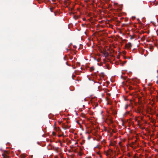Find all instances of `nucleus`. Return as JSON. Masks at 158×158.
Wrapping results in <instances>:
<instances>
[{"label":"nucleus","instance_id":"nucleus-1","mask_svg":"<svg viewBox=\"0 0 158 158\" xmlns=\"http://www.w3.org/2000/svg\"><path fill=\"white\" fill-rule=\"evenodd\" d=\"M132 47V44L131 43H128L127 44L125 45V47L129 49L131 48Z\"/></svg>","mask_w":158,"mask_h":158},{"label":"nucleus","instance_id":"nucleus-2","mask_svg":"<svg viewBox=\"0 0 158 158\" xmlns=\"http://www.w3.org/2000/svg\"><path fill=\"white\" fill-rule=\"evenodd\" d=\"M21 157L23 158H25L26 157V155L24 154H22L21 155Z\"/></svg>","mask_w":158,"mask_h":158},{"label":"nucleus","instance_id":"nucleus-3","mask_svg":"<svg viewBox=\"0 0 158 158\" xmlns=\"http://www.w3.org/2000/svg\"><path fill=\"white\" fill-rule=\"evenodd\" d=\"M94 70V68L93 67H91L90 68V71H92Z\"/></svg>","mask_w":158,"mask_h":158},{"label":"nucleus","instance_id":"nucleus-4","mask_svg":"<svg viewBox=\"0 0 158 158\" xmlns=\"http://www.w3.org/2000/svg\"><path fill=\"white\" fill-rule=\"evenodd\" d=\"M133 39V37H132V36H131V37H130V39H131H131Z\"/></svg>","mask_w":158,"mask_h":158},{"label":"nucleus","instance_id":"nucleus-5","mask_svg":"<svg viewBox=\"0 0 158 158\" xmlns=\"http://www.w3.org/2000/svg\"><path fill=\"white\" fill-rule=\"evenodd\" d=\"M85 158H90L89 157H86Z\"/></svg>","mask_w":158,"mask_h":158}]
</instances>
